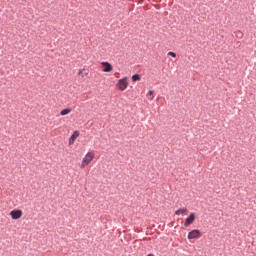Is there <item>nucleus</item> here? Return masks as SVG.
Listing matches in <instances>:
<instances>
[{
  "instance_id": "f257e3e1",
  "label": "nucleus",
  "mask_w": 256,
  "mask_h": 256,
  "mask_svg": "<svg viewBox=\"0 0 256 256\" xmlns=\"http://www.w3.org/2000/svg\"><path fill=\"white\" fill-rule=\"evenodd\" d=\"M95 159V151H89L85 154V156L82 158L80 169H85L92 161Z\"/></svg>"
},
{
  "instance_id": "f03ea898",
  "label": "nucleus",
  "mask_w": 256,
  "mask_h": 256,
  "mask_svg": "<svg viewBox=\"0 0 256 256\" xmlns=\"http://www.w3.org/2000/svg\"><path fill=\"white\" fill-rule=\"evenodd\" d=\"M116 87L119 91H125L129 87V79L127 77L121 78L117 81Z\"/></svg>"
},
{
  "instance_id": "7ed1b4c3",
  "label": "nucleus",
  "mask_w": 256,
  "mask_h": 256,
  "mask_svg": "<svg viewBox=\"0 0 256 256\" xmlns=\"http://www.w3.org/2000/svg\"><path fill=\"white\" fill-rule=\"evenodd\" d=\"M10 217L14 221L21 219V217H23V210L14 209V210L10 211Z\"/></svg>"
},
{
  "instance_id": "20e7f679",
  "label": "nucleus",
  "mask_w": 256,
  "mask_h": 256,
  "mask_svg": "<svg viewBox=\"0 0 256 256\" xmlns=\"http://www.w3.org/2000/svg\"><path fill=\"white\" fill-rule=\"evenodd\" d=\"M195 219H197L195 212H191L184 221V227H189L190 225H193V223H195Z\"/></svg>"
},
{
  "instance_id": "39448f33",
  "label": "nucleus",
  "mask_w": 256,
  "mask_h": 256,
  "mask_svg": "<svg viewBox=\"0 0 256 256\" xmlns=\"http://www.w3.org/2000/svg\"><path fill=\"white\" fill-rule=\"evenodd\" d=\"M202 235H203V234L201 233L200 230L194 229V230H192V231H190V232L188 233V239H189V240H192V239H199V238H201Z\"/></svg>"
},
{
  "instance_id": "423d86ee",
  "label": "nucleus",
  "mask_w": 256,
  "mask_h": 256,
  "mask_svg": "<svg viewBox=\"0 0 256 256\" xmlns=\"http://www.w3.org/2000/svg\"><path fill=\"white\" fill-rule=\"evenodd\" d=\"M101 65L103 67L102 71L103 73H111L113 71V65L109 62H101Z\"/></svg>"
},
{
  "instance_id": "0eeeda50",
  "label": "nucleus",
  "mask_w": 256,
  "mask_h": 256,
  "mask_svg": "<svg viewBox=\"0 0 256 256\" xmlns=\"http://www.w3.org/2000/svg\"><path fill=\"white\" fill-rule=\"evenodd\" d=\"M80 133L79 131H74V133L71 135L70 139H69V145H73L77 139V137H79Z\"/></svg>"
},
{
  "instance_id": "6e6552de",
  "label": "nucleus",
  "mask_w": 256,
  "mask_h": 256,
  "mask_svg": "<svg viewBox=\"0 0 256 256\" xmlns=\"http://www.w3.org/2000/svg\"><path fill=\"white\" fill-rule=\"evenodd\" d=\"M78 75L79 77H87L89 75V71H87V69L85 68L80 69Z\"/></svg>"
},
{
  "instance_id": "1a4fd4ad",
  "label": "nucleus",
  "mask_w": 256,
  "mask_h": 256,
  "mask_svg": "<svg viewBox=\"0 0 256 256\" xmlns=\"http://www.w3.org/2000/svg\"><path fill=\"white\" fill-rule=\"evenodd\" d=\"M73 110L71 108H66V109H63L62 111H60V115L62 117H65V115H69V113H71Z\"/></svg>"
},
{
  "instance_id": "9d476101",
  "label": "nucleus",
  "mask_w": 256,
  "mask_h": 256,
  "mask_svg": "<svg viewBox=\"0 0 256 256\" xmlns=\"http://www.w3.org/2000/svg\"><path fill=\"white\" fill-rule=\"evenodd\" d=\"M187 207H182L175 211V215H183V213H187Z\"/></svg>"
},
{
  "instance_id": "9b49d317",
  "label": "nucleus",
  "mask_w": 256,
  "mask_h": 256,
  "mask_svg": "<svg viewBox=\"0 0 256 256\" xmlns=\"http://www.w3.org/2000/svg\"><path fill=\"white\" fill-rule=\"evenodd\" d=\"M132 81H141V76L139 74H134L132 76Z\"/></svg>"
},
{
  "instance_id": "f8f14e48",
  "label": "nucleus",
  "mask_w": 256,
  "mask_h": 256,
  "mask_svg": "<svg viewBox=\"0 0 256 256\" xmlns=\"http://www.w3.org/2000/svg\"><path fill=\"white\" fill-rule=\"evenodd\" d=\"M147 97H150V101H153V99H155V96L153 95V90L148 91Z\"/></svg>"
},
{
  "instance_id": "ddd939ff",
  "label": "nucleus",
  "mask_w": 256,
  "mask_h": 256,
  "mask_svg": "<svg viewBox=\"0 0 256 256\" xmlns=\"http://www.w3.org/2000/svg\"><path fill=\"white\" fill-rule=\"evenodd\" d=\"M168 55L174 58L177 57V54L175 52H168Z\"/></svg>"
}]
</instances>
